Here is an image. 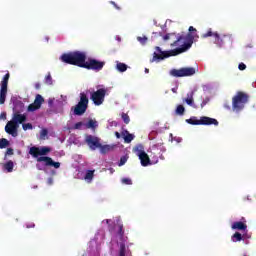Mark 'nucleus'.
Returning a JSON list of instances; mask_svg holds the SVG:
<instances>
[{
    "instance_id": "nucleus-1",
    "label": "nucleus",
    "mask_w": 256,
    "mask_h": 256,
    "mask_svg": "<svg viewBox=\"0 0 256 256\" xmlns=\"http://www.w3.org/2000/svg\"><path fill=\"white\" fill-rule=\"evenodd\" d=\"M175 39L176 40L170 45L171 47L178 48L169 51H162L161 47L156 46V52L153 54L152 61H161L169 57H177V55H181V53L189 51V49L193 47L195 39H199V34H197V29L195 27L190 26L187 34H177Z\"/></svg>"
},
{
    "instance_id": "nucleus-2",
    "label": "nucleus",
    "mask_w": 256,
    "mask_h": 256,
    "mask_svg": "<svg viewBox=\"0 0 256 256\" xmlns=\"http://www.w3.org/2000/svg\"><path fill=\"white\" fill-rule=\"evenodd\" d=\"M60 60L62 63H66L67 65H74L76 67H80L81 69H85L87 53L81 51L64 53L61 55Z\"/></svg>"
},
{
    "instance_id": "nucleus-3",
    "label": "nucleus",
    "mask_w": 256,
    "mask_h": 256,
    "mask_svg": "<svg viewBox=\"0 0 256 256\" xmlns=\"http://www.w3.org/2000/svg\"><path fill=\"white\" fill-rule=\"evenodd\" d=\"M29 153L32 157L37 159L38 163H44L45 167H54V169H59V167H61V163L53 161V158L49 156H41L39 147H31Z\"/></svg>"
},
{
    "instance_id": "nucleus-4",
    "label": "nucleus",
    "mask_w": 256,
    "mask_h": 256,
    "mask_svg": "<svg viewBox=\"0 0 256 256\" xmlns=\"http://www.w3.org/2000/svg\"><path fill=\"white\" fill-rule=\"evenodd\" d=\"M247 103H249V94L243 91H238L232 97V111H234V113H241V111L245 109Z\"/></svg>"
},
{
    "instance_id": "nucleus-5",
    "label": "nucleus",
    "mask_w": 256,
    "mask_h": 256,
    "mask_svg": "<svg viewBox=\"0 0 256 256\" xmlns=\"http://www.w3.org/2000/svg\"><path fill=\"white\" fill-rule=\"evenodd\" d=\"M202 39H207V37L215 38L214 43L218 45V47H223L227 42L231 41V36L229 35H222L220 36L219 33L213 32L210 28L207 33L201 35Z\"/></svg>"
},
{
    "instance_id": "nucleus-6",
    "label": "nucleus",
    "mask_w": 256,
    "mask_h": 256,
    "mask_svg": "<svg viewBox=\"0 0 256 256\" xmlns=\"http://www.w3.org/2000/svg\"><path fill=\"white\" fill-rule=\"evenodd\" d=\"M186 123L189 125H219V121L215 118L202 116L200 119H198L196 116H192L189 119H186Z\"/></svg>"
},
{
    "instance_id": "nucleus-7",
    "label": "nucleus",
    "mask_w": 256,
    "mask_h": 256,
    "mask_svg": "<svg viewBox=\"0 0 256 256\" xmlns=\"http://www.w3.org/2000/svg\"><path fill=\"white\" fill-rule=\"evenodd\" d=\"M23 109H25V104L22 102H17L13 108L14 115L12 117V121L17 125H21L27 121V116L22 113Z\"/></svg>"
},
{
    "instance_id": "nucleus-8",
    "label": "nucleus",
    "mask_w": 256,
    "mask_h": 256,
    "mask_svg": "<svg viewBox=\"0 0 256 256\" xmlns=\"http://www.w3.org/2000/svg\"><path fill=\"white\" fill-rule=\"evenodd\" d=\"M89 107V97H87V94L85 92L80 93V101L78 104L74 107V115H85V112L87 111Z\"/></svg>"
},
{
    "instance_id": "nucleus-9",
    "label": "nucleus",
    "mask_w": 256,
    "mask_h": 256,
    "mask_svg": "<svg viewBox=\"0 0 256 256\" xmlns=\"http://www.w3.org/2000/svg\"><path fill=\"white\" fill-rule=\"evenodd\" d=\"M105 67V61H100L95 58H88L86 60V64L84 65V69H87L88 71H102Z\"/></svg>"
},
{
    "instance_id": "nucleus-10",
    "label": "nucleus",
    "mask_w": 256,
    "mask_h": 256,
    "mask_svg": "<svg viewBox=\"0 0 256 256\" xmlns=\"http://www.w3.org/2000/svg\"><path fill=\"white\" fill-rule=\"evenodd\" d=\"M11 77V74H9V72H7L0 85H1V89H0V105H5V101L7 99V87L9 85V78Z\"/></svg>"
},
{
    "instance_id": "nucleus-11",
    "label": "nucleus",
    "mask_w": 256,
    "mask_h": 256,
    "mask_svg": "<svg viewBox=\"0 0 256 256\" xmlns=\"http://www.w3.org/2000/svg\"><path fill=\"white\" fill-rule=\"evenodd\" d=\"M133 151L139 157L142 167H147L151 164V159L149 158V155L145 153V150H143V146L138 145Z\"/></svg>"
},
{
    "instance_id": "nucleus-12",
    "label": "nucleus",
    "mask_w": 256,
    "mask_h": 256,
    "mask_svg": "<svg viewBox=\"0 0 256 256\" xmlns=\"http://www.w3.org/2000/svg\"><path fill=\"white\" fill-rule=\"evenodd\" d=\"M170 75L172 77H191L192 75H195V68L188 67L181 69H172L170 71Z\"/></svg>"
},
{
    "instance_id": "nucleus-13",
    "label": "nucleus",
    "mask_w": 256,
    "mask_h": 256,
    "mask_svg": "<svg viewBox=\"0 0 256 256\" xmlns=\"http://www.w3.org/2000/svg\"><path fill=\"white\" fill-rule=\"evenodd\" d=\"M105 95H107V90L105 88H100L96 92H93L91 94V99L94 105H103V102L105 101Z\"/></svg>"
},
{
    "instance_id": "nucleus-14",
    "label": "nucleus",
    "mask_w": 256,
    "mask_h": 256,
    "mask_svg": "<svg viewBox=\"0 0 256 256\" xmlns=\"http://www.w3.org/2000/svg\"><path fill=\"white\" fill-rule=\"evenodd\" d=\"M85 142L87 143L91 151H95L96 149H99V147H101V142H99V138L93 135H87L85 138Z\"/></svg>"
},
{
    "instance_id": "nucleus-15",
    "label": "nucleus",
    "mask_w": 256,
    "mask_h": 256,
    "mask_svg": "<svg viewBox=\"0 0 256 256\" xmlns=\"http://www.w3.org/2000/svg\"><path fill=\"white\" fill-rule=\"evenodd\" d=\"M17 129H19V125H17L13 120L8 121L5 126V131L8 135H12V137H17Z\"/></svg>"
},
{
    "instance_id": "nucleus-16",
    "label": "nucleus",
    "mask_w": 256,
    "mask_h": 256,
    "mask_svg": "<svg viewBox=\"0 0 256 256\" xmlns=\"http://www.w3.org/2000/svg\"><path fill=\"white\" fill-rule=\"evenodd\" d=\"M231 229L237 231H247V224L241 221H237L232 224Z\"/></svg>"
},
{
    "instance_id": "nucleus-17",
    "label": "nucleus",
    "mask_w": 256,
    "mask_h": 256,
    "mask_svg": "<svg viewBox=\"0 0 256 256\" xmlns=\"http://www.w3.org/2000/svg\"><path fill=\"white\" fill-rule=\"evenodd\" d=\"M245 239V236L242 235L240 232H235L231 236V241L232 243H239L240 241H243Z\"/></svg>"
},
{
    "instance_id": "nucleus-18",
    "label": "nucleus",
    "mask_w": 256,
    "mask_h": 256,
    "mask_svg": "<svg viewBox=\"0 0 256 256\" xmlns=\"http://www.w3.org/2000/svg\"><path fill=\"white\" fill-rule=\"evenodd\" d=\"M122 136L124 138V142H126V143H131V141H133V139H135V135L129 133V131H127V130H124L122 132Z\"/></svg>"
},
{
    "instance_id": "nucleus-19",
    "label": "nucleus",
    "mask_w": 256,
    "mask_h": 256,
    "mask_svg": "<svg viewBox=\"0 0 256 256\" xmlns=\"http://www.w3.org/2000/svg\"><path fill=\"white\" fill-rule=\"evenodd\" d=\"M195 95V92L192 91L190 93L187 94V98H185L183 101L184 103H187V105H189L190 107H193L194 105V100H193V96Z\"/></svg>"
},
{
    "instance_id": "nucleus-20",
    "label": "nucleus",
    "mask_w": 256,
    "mask_h": 256,
    "mask_svg": "<svg viewBox=\"0 0 256 256\" xmlns=\"http://www.w3.org/2000/svg\"><path fill=\"white\" fill-rule=\"evenodd\" d=\"M13 167H15V164L11 160L3 164L4 171H7V173H13Z\"/></svg>"
},
{
    "instance_id": "nucleus-21",
    "label": "nucleus",
    "mask_w": 256,
    "mask_h": 256,
    "mask_svg": "<svg viewBox=\"0 0 256 256\" xmlns=\"http://www.w3.org/2000/svg\"><path fill=\"white\" fill-rule=\"evenodd\" d=\"M93 177H95V170H87L84 176L85 181L91 183V181H93Z\"/></svg>"
},
{
    "instance_id": "nucleus-22",
    "label": "nucleus",
    "mask_w": 256,
    "mask_h": 256,
    "mask_svg": "<svg viewBox=\"0 0 256 256\" xmlns=\"http://www.w3.org/2000/svg\"><path fill=\"white\" fill-rule=\"evenodd\" d=\"M86 129H97V120L90 119L86 124H84Z\"/></svg>"
},
{
    "instance_id": "nucleus-23",
    "label": "nucleus",
    "mask_w": 256,
    "mask_h": 256,
    "mask_svg": "<svg viewBox=\"0 0 256 256\" xmlns=\"http://www.w3.org/2000/svg\"><path fill=\"white\" fill-rule=\"evenodd\" d=\"M45 102V99L43 98V96H41V94H37L36 98L34 100V103L38 106L41 107V105H43V103Z\"/></svg>"
},
{
    "instance_id": "nucleus-24",
    "label": "nucleus",
    "mask_w": 256,
    "mask_h": 256,
    "mask_svg": "<svg viewBox=\"0 0 256 256\" xmlns=\"http://www.w3.org/2000/svg\"><path fill=\"white\" fill-rule=\"evenodd\" d=\"M175 114H176V115H180V116L185 115V106H183V105H181V104L178 105V106L176 107Z\"/></svg>"
},
{
    "instance_id": "nucleus-25",
    "label": "nucleus",
    "mask_w": 256,
    "mask_h": 256,
    "mask_svg": "<svg viewBox=\"0 0 256 256\" xmlns=\"http://www.w3.org/2000/svg\"><path fill=\"white\" fill-rule=\"evenodd\" d=\"M116 69H118L120 73H125V71H127V64L119 62L116 65Z\"/></svg>"
},
{
    "instance_id": "nucleus-26",
    "label": "nucleus",
    "mask_w": 256,
    "mask_h": 256,
    "mask_svg": "<svg viewBox=\"0 0 256 256\" xmlns=\"http://www.w3.org/2000/svg\"><path fill=\"white\" fill-rule=\"evenodd\" d=\"M6 147H9V140H7V138H1L0 149H6Z\"/></svg>"
},
{
    "instance_id": "nucleus-27",
    "label": "nucleus",
    "mask_w": 256,
    "mask_h": 256,
    "mask_svg": "<svg viewBox=\"0 0 256 256\" xmlns=\"http://www.w3.org/2000/svg\"><path fill=\"white\" fill-rule=\"evenodd\" d=\"M51 153V148L44 146L40 148V156L47 155Z\"/></svg>"
},
{
    "instance_id": "nucleus-28",
    "label": "nucleus",
    "mask_w": 256,
    "mask_h": 256,
    "mask_svg": "<svg viewBox=\"0 0 256 256\" xmlns=\"http://www.w3.org/2000/svg\"><path fill=\"white\" fill-rule=\"evenodd\" d=\"M98 149H100V152H101V153L105 154V153H107L108 151H110L111 146H109V145H101V144H100V146L98 147Z\"/></svg>"
},
{
    "instance_id": "nucleus-29",
    "label": "nucleus",
    "mask_w": 256,
    "mask_h": 256,
    "mask_svg": "<svg viewBox=\"0 0 256 256\" xmlns=\"http://www.w3.org/2000/svg\"><path fill=\"white\" fill-rule=\"evenodd\" d=\"M128 159H129V156H122L118 163V167H123V165H125V163H127Z\"/></svg>"
},
{
    "instance_id": "nucleus-30",
    "label": "nucleus",
    "mask_w": 256,
    "mask_h": 256,
    "mask_svg": "<svg viewBox=\"0 0 256 256\" xmlns=\"http://www.w3.org/2000/svg\"><path fill=\"white\" fill-rule=\"evenodd\" d=\"M176 35H177V34H175V33H168V34H166V35L163 36V39H164L165 41H169V39H175Z\"/></svg>"
},
{
    "instance_id": "nucleus-31",
    "label": "nucleus",
    "mask_w": 256,
    "mask_h": 256,
    "mask_svg": "<svg viewBox=\"0 0 256 256\" xmlns=\"http://www.w3.org/2000/svg\"><path fill=\"white\" fill-rule=\"evenodd\" d=\"M45 83L46 85H53V78L51 77V73H48V75L45 77Z\"/></svg>"
},
{
    "instance_id": "nucleus-32",
    "label": "nucleus",
    "mask_w": 256,
    "mask_h": 256,
    "mask_svg": "<svg viewBox=\"0 0 256 256\" xmlns=\"http://www.w3.org/2000/svg\"><path fill=\"white\" fill-rule=\"evenodd\" d=\"M122 119H123L125 125H129L131 119L129 118V115L127 113H122Z\"/></svg>"
},
{
    "instance_id": "nucleus-33",
    "label": "nucleus",
    "mask_w": 256,
    "mask_h": 256,
    "mask_svg": "<svg viewBox=\"0 0 256 256\" xmlns=\"http://www.w3.org/2000/svg\"><path fill=\"white\" fill-rule=\"evenodd\" d=\"M37 109H41V107L37 106L35 102L28 106V111H37Z\"/></svg>"
},
{
    "instance_id": "nucleus-34",
    "label": "nucleus",
    "mask_w": 256,
    "mask_h": 256,
    "mask_svg": "<svg viewBox=\"0 0 256 256\" xmlns=\"http://www.w3.org/2000/svg\"><path fill=\"white\" fill-rule=\"evenodd\" d=\"M137 41H139V43H141V45H145L147 43V37L146 36H144V37L138 36Z\"/></svg>"
},
{
    "instance_id": "nucleus-35",
    "label": "nucleus",
    "mask_w": 256,
    "mask_h": 256,
    "mask_svg": "<svg viewBox=\"0 0 256 256\" xmlns=\"http://www.w3.org/2000/svg\"><path fill=\"white\" fill-rule=\"evenodd\" d=\"M47 135H49V131L47 129H42L40 132V139H45Z\"/></svg>"
},
{
    "instance_id": "nucleus-36",
    "label": "nucleus",
    "mask_w": 256,
    "mask_h": 256,
    "mask_svg": "<svg viewBox=\"0 0 256 256\" xmlns=\"http://www.w3.org/2000/svg\"><path fill=\"white\" fill-rule=\"evenodd\" d=\"M22 129H23L24 131H27V130H29V129H33V124H31V123L23 124V125H22Z\"/></svg>"
},
{
    "instance_id": "nucleus-37",
    "label": "nucleus",
    "mask_w": 256,
    "mask_h": 256,
    "mask_svg": "<svg viewBox=\"0 0 256 256\" xmlns=\"http://www.w3.org/2000/svg\"><path fill=\"white\" fill-rule=\"evenodd\" d=\"M122 183L124 185H133V181L131 180V178H123Z\"/></svg>"
},
{
    "instance_id": "nucleus-38",
    "label": "nucleus",
    "mask_w": 256,
    "mask_h": 256,
    "mask_svg": "<svg viewBox=\"0 0 256 256\" xmlns=\"http://www.w3.org/2000/svg\"><path fill=\"white\" fill-rule=\"evenodd\" d=\"M238 69L240 71H245V69H247V65H245V63L242 62L238 65Z\"/></svg>"
},
{
    "instance_id": "nucleus-39",
    "label": "nucleus",
    "mask_w": 256,
    "mask_h": 256,
    "mask_svg": "<svg viewBox=\"0 0 256 256\" xmlns=\"http://www.w3.org/2000/svg\"><path fill=\"white\" fill-rule=\"evenodd\" d=\"M83 127V122H78L74 125V129H81Z\"/></svg>"
},
{
    "instance_id": "nucleus-40",
    "label": "nucleus",
    "mask_w": 256,
    "mask_h": 256,
    "mask_svg": "<svg viewBox=\"0 0 256 256\" xmlns=\"http://www.w3.org/2000/svg\"><path fill=\"white\" fill-rule=\"evenodd\" d=\"M7 155H13V148H8L6 150L5 156L7 157Z\"/></svg>"
},
{
    "instance_id": "nucleus-41",
    "label": "nucleus",
    "mask_w": 256,
    "mask_h": 256,
    "mask_svg": "<svg viewBox=\"0 0 256 256\" xmlns=\"http://www.w3.org/2000/svg\"><path fill=\"white\" fill-rule=\"evenodd\" d=\"M26 228H27V229H33V228H35V223L31 222V223L26 224Z\"/></svg>"
},
{
    "instance_id": "nucleus-42",
    "label": "nucleus",
    "mask_w": 256,
    "mask_h": 256,
    "mask_svg": "<svg viewBox=\"0 0 256 256\" xmlns=\"http://www.w3.org/2000/svg\"><path fill=\"white\" fill-rule=\"evenodd\" d=\"M110 3H111V5H113L115 7V9H117L118 11H121V7H119V5H117V3L113 2V1H111Z\"/></svg>"
},
{
    "instance_id": "nucleus-43",
    "label": "nucleus",
    "mask_w": 256,
    "mask_h": 256,
    "mask_svg": "<svg viewBox=\"0 0 256 256\" xmlns=\"http://www.w3.org/2000/svg\"><path fill=\"white\" fill-rule=\"evenodd\" d=\"M0 119H7V114L6 113H2L0 115Z\"/></svg>"
},
{
    "instance_id": "nucleus-44",
    "label": "nucleus",
    "mask_w": 256,
    "mask_h": 256,
    "mask_svg": "<svg viewBox=\"0 0 256 256\" xmlns=\"http://www.w3.org/2000/svg\"><path fill=\"white\" fill-rule=\"evenodd\" d=\"M115 136H116L117 139H121V133L115 132Z\"/></svg>"
},
{
    "instance_id": "nucleus-45",
    "label": "nucleus",
    "mask_w": 256,
    "mask_h": 256,
    "mask_svg": "<svg viewBox=\"0 0 256 256\" xmlns=\"http://www.w3.org/2000/svg\"><path fill=\"white\" fill-rule=\"evenodd\" d=\"M35 89H41V84L40 83H36L35 84Z\"/></svg>"
},
{
    "instance_id": "nucleus-46",
    "label": "nucleus",
    "mask_w": 256,
    "mask_h": 256,
    "mask_svg": "<svg viewBox=\"0 0 256 256\" xmlns=\"http://www.w3.org/2000/svg\"><path fill=\"white\" fill-rule=\"evenodd\" d=\"M174 141H177V143H181V138H174Z\"/></svg>"
},
{
    "instance_id": "nucleus-47",
    "label": "nucleus",
    "mask_w": 256,
    "mask_h": 256,
    "mask_svg": "<svg viewBox=\"0 0 256 256\" xmlns=\"http://www.w3.org/2000/svg\"><path fill=\"white\" fill-rule=\"evenodd\" d=\"M171 91H172L173 93H177V88H172Z\"/></svg>"
},
{
    "instance_id": "nucleus-48",
    "label": "nucleus",
    "mask_w": 256,
    "mask_h": 256,
    "mask_svg": "<svg viewBox=\"0 0 256 256\" xmlns=\"http://www.w3.org/2000/svg\"><path fill=\"white\" fill-rule=\"evenodd\" d=\"M145 73H149V68H145Z\"/></svg>"
},
{
    "instance_id": "nucleus-49",
    "label": "nucleus",
    "mask_w": 256,
    "mask_h": 256,
    "mask_svg": "<svg viewBox=\"0 0 256 256\" xmlns=\"http://www.w3.org/2000/svg\"><path fill=\"white\" fill-rule=\"evenodd\" d=\"M201 107H205V102H203V103L201 104Z\"/></svg>"
},
{
    "instance_id": "nucleus-50",
    "label": "nucleus",
    "mask_w": 256,
    "mask_h": 256,
    "mask_svg": "<svg viewBox=\"0 0 256 256\" xmlns=\"http://www.w3.org/2000/svg\"><path fill=\"white\" fill-rule=\"evenodd\" d=\"M109 221H110V220H109V219H107V220H106V223H109Z\"/></svg>"
},
{
    "instance_id": "nucleus-51",
    "label": "nucleus",
    "mask_w": 256,
    "mask_h": 256,
    "mask_svg": "<svg viewBox=\"0 0 256 256\" xmlns=\"http://www.w3.org/2000/svg\"><path fill=\"white\" fill-rule=\"evenodd\" d=\"M227 108H228V109H231V107H230V106H228Z\"/></svg>"
},
{
    "instance_id": "nucleus-52",
    "label": "nucleus",
    "mask_w": 256,
    "mask_h": 256,
    "mask_svg": "<svg viewBox=\"0 0 256 256\" xmlns=\"http://www.w3.org/2000/svg\"><path fill=\"white\" fill-rule=\"evenodd\" d=\"M170 137H173V134H170Z\"/></svg>"
}]
</instances>
